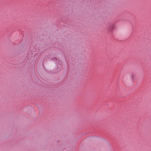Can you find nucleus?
<instances>
[{"label": "nucleus", "instance_id": "1", "mask_svg": "<svg viewBox=\"0 0 151 151\" xmlns=\"http://www.w3.org/2000/svg\"><path fill=\"white\" fill-rule=\"evenodd\" d=\"M55 59L57 60V58H55Z\"/></svg>", "mask_w": 151, "mask_h": 151}]
</instances>
